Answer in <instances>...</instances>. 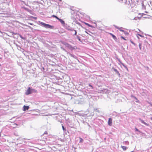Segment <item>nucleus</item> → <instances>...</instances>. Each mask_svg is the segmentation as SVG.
<instances>
[{
	"label": "nucleus",
	"mask_w": 152,
	"mask_h": 152,
	"mask_svg": "<svg viewBox=\"0 0 152 152\" xmlns=\"http://www.w3.org/2000/svg\"><path fill=\"white\" fill-rule=\"evenodd\" d=\"M1 66V64H0V66Z\"/></svg>",
	"instance_id": "nucleus-34"
},
{
	"label": "nucleus",
	"mask_w": 152,
	"mask_h": 152,
	"mask_svg": "<svg viewBox=\"0 0 152 152\" xmlns=\"http://www.w3.org/2000/svg\"><path fill=\"white\" fill-rule=\"evenodd\" d=\"M108 124L109 126H112V118H109V119L108 121Z\"/></svg>",
	"instance_id": "nucleus-3"
},
{
	"label": "nucleus",
	"mask_w": 152,
	"mask_h": 152,
	"mask_svg": "<svg viewBox=\"0 0 152 152\" xmlns=\"http://www.w3.org/2000/svg\"><path fill=\"white\" fill-rule=\"evenodd\" d=\"M52 16L54 18H56V19H57L58 20L59 19V18H58L57 16H56L54 15H53Z\"/></svg>",
	"instance_id": "nucleus-13"
},
{
	"label": "nucleus",
	"mask_w": 152,
	"mask_h": 152,
	"mask_svg": "<svg viewBox=\"0 0 152 152\" xmlns=\"http://www.w3.org/2000/svg\"><path fill=\"white\" fill-rule=\"evenodd\" d=\"M79 139H80V142H83V139L81 137H80Z\"/></svg>",
	"instance_id": "nucleus-14"
},
{
	"label": "nucleus",
	"mask_w": 152,
	"mask_h": 152,
	"mask_svg": "<svg viewBox=\"0 0 152 152\" xmlns=\"http://www.w3.org/2000/svg\"><path fill=\"white\" fill-rule=\"evenodd\" d=\"M74 30V29H69V28L68 29V30L70 31H73V30Z\"/></svg>",
	"instance_id": "nucleus-23"
},
{
	"label": "nucleus",
	"mask_w": 152,
	"mask_h": 152,
	"mask_svg": "<svg viewBox=\"0 0 152 152\" xmlns=\"http://www.w3.org/2000/svg\"><path fill=\"white\" fill-rule=\"evenodd\" d=\"M58 20L60 21V22L62 24H64L65 23L64 20H62V19H60Z\"/></svg>",
	"instance_id": "nucleus-9"
},
{
	"label": "nucleus",
	"mask_w": 152,
	"mask_h": 152,
	"mask_svg": "<svg viewBox=\"0 0 152 152\" xmlns=\"http://www.w3.org/2000/svg\"><path fill=\"white\" fill-rule=\"evenodd\" d=\"M121 38H122V39H123L124 40H126V39H125V38L123 36H121Z\"/></svg>",
	"instance_id": "nucleus-17"
},
{
	"label": "nucleus",
	"mask_w": 152,
	"mask_h": 152,
	"mask_svg": "<svg viewBox=\"0 0 152 152\" xmlns=\"http://www.w3.org/2000/svg\"><path fill=\"white\" fill-rule=\"evenodd\" d=\"M133 97L136 99H137V98L135 96H133Z\"/></svg>",
	"instance_id": "nucleus-30"
},
{
	"label": "nucleus",
	"mask_w": 152,
	"mask_h": 152,
	"mask_svg": "<svg viewBox=\"0 0 152 152\" xmlns=\"http://www.w3.org/2000/svg\"><path fill=\"white\" fill-rule=\"evenodd\" d=\"M151 119L152 120V117L151 118Z\"/></svg>",
	"instance_id": "nucleus-33"
},
{
	"label": "nucleus",
	"mask_w": 152,
	"mask_h": 152,
	"mask_svg": "<svg viewBox=\"0 0 152 152\" xmlns=\"http://www.w3.org/2000/svg\"><path fill=\"white\" fill-rule=\"evenodd\" d=\"M109 34H110L113 37V39H117L116 37L112 33H110Z\"/></svg>",
	"instance_id": "nucleus-7"
},
{
	"label": "nucleus",
	"mask_w": 152,
	"mask_h": 152,
	"mask_svg": "<svg viewBox=\"0 0 152 152\" xmlns=\"http://www.w3.org/2000/svg\"><path fill=\"white\" fill-rule=\"evenodd\" d=\"M28 24H29L30 25H32V24L31 23H28Z\"/></svg>",
	"instance_id": "nucleus-29"
},
{
	"label": "nucleus",
	"mask_w": 152,
	"mask_h": 152,
	"mask_svg": "<svg viewBox=\"0 0 152 152\" xmlns=\"http://www.w3.org/2000/svg\"><path fill=\"white\" fill-rule=\"evenodd\" d=\"M121 148H122L124 151H126L127 148V147L124 146H121Z\"/></svg>",
	"instance_id": "nucleus-8"
},
{
	"label": "nucleus",
	"mask_w": 152,
	"mask_h": 152,
	"mask_svg": "<svg viewBox=\"0 0 152 152\" xmlns=\"http://www.w3.org/2000/svg\"><path fill=\"white\" fill-rule=\"evenodd\" d=\"M25 9L27 11H28V12H30V11H31V10H29L27 9H26V8H25Z\"/></svg>",
	"instance_id": "nucleus-25"
},
{
	"label": "nucleus",
	"mask_w": 152,
	"mask_h": 152,
	"mask_svg": "<svg viewBox=\"0 0 152 152\" xmlns=\"http://www.w3.org/2000/svg\"><path fill=\"white\" fill-rule=\"evenodd\" d=\"M141 122L142 123L144 124L145 125H146V126H149V124H147L143 120H141Z\"/></svg>",
	"instance_id": "nucleus-10"
},
{
	"label": "nucleus",
	"mask_w": 152,
	"mask_h": 152,
	"mask_svg": "<svg viewBox=\"0 0 152 152\" xmlns=\"http://www.w3.org/2000/svg\"><path fill=\"white\" fill-rule=\"evenodd\" d=\"M40 24L43 26L44 27L47 28H51L53 27V26H52L49 24H46L45 23L42 22L40 23Z\"/></svg>",
	"instance_id": "nucleus-2"
},
{
	"label": "nucleus",
	"mask_w": 152,
	"mask_h": 152,
	"mask_svg": "<svg viewBox=\"0 0 152 152\" xmlns=\"http://www.w3.org/2000/svg\"><path fill=\"white\" fill-rule=\"evenodd\" d=\"M114 71L116 72V73H117L119 75H120V74L118 72V71L116 69H114Z\"/></svg>",
	"instance_id": "nucleus-11"
},
{
	"label": "nucleus",
	"mask_w": 152,
	"mask_h": 152,
	"mask_svg": "<svg viewBox=\"0 0 152 152\" xmlns=\"http://www.w3.org/2000/svg\"><path fill=\"white\" fill-rule=\"evenodd\" d=\"M48 134V133L47 131H45L43 134Z\"/></svg>",
	"instance_id": "nucleus-24"
},
{
	"label": "nucleus",
	"mask_w": 152,
	"mask_h": 152,
	"mask_svg": "<svg viewBox=\"0 0 152 152\" xmlns=\"http://www.w3.org/2000/svg\"><path fill=\"white\" fill-rule=\"evenodd\" d=\"M137 35H139V36H140V37H144L143 36L141 35L140 34H137Z\"/></svg>",
	"instance_id": "nucleus-27"
},
{
	"label": "nucleus",
	"mask_w": 152,
	"mask_h": 152,
	"mask_svg": "<svg viewBox=\"0 0 152 152\" xmlns=\"http://www.w3.org/2000/svg\"><path fill=\"white\" fill-rule=\"evenodd\" d=\"M77 38L79 41H81V39L80 38V37L78 36H77Z\"/></svg>",
	"instance_id": "nucleus-16"
},
{
	"label": "nucleus",
	"mask_w": 152,
	"mask_h": 152,
	"mask_svg": "<svg viewBox=\"0 0 152 152\" xmlns=\"http://www.w3.org/2000/svg\"><path fill=\"white\" fill-rule=\"evenodd\" d=\"M62 128L64 131H65L66 130L65 129L63 126H62Z\"/></svg>",
	"instance_id": "nucleus-21"
},
{
	"label": "nucleus",
	"mask_w": 152,
	"mask_h": 152,
	"mask_svg": "<svg viewBox=\"0 0 152 152\" xmlns=\"http://www.w3.org/2000/svg\"><path fill=\"white\" fill-rule=\"evenodd\" d=\"M85 24L87 25L88 26L90 27H91L92 26L91 25H90L88 23H85Z\"/></svg>",
	"instance_id": "nucleus-15"
},
{
	"label": "nucleus",
	"mask_w": 152,
	"mask_h": 152,
	"mask_svg": "<svg viewBox=\"0 0 152 152\" xmlns=\"http://www.w3.org/2000/svg\"><path fill=\"white\" fill-rule=\"evenodd\" d=\"M142 45V44L141 43H140L139 45V47L140 49V50H142V48H141Z\"/></svg>",
	"instance_id": "nucleus-12"
},
{
	"label": "nucleus",
	"mask_w": 152,
	"mask_h": 152,
	"mask_svg": "<svg viewBox=\"0 0 152 152\" xmlns=\"http://www.w3.org/2000/svg\"><path fill=\"white\" fill-rule=\"evenodd\" d=\"M85 32H86V33L87 34H88L89 35H90V34H89L88 33V32H87L86 31H85Z\"/></svg>",
	"instance_id": "nucleus-28"
},
{
	"label": "nucleus",
	"mask_w": 152,
	"mask_h": 152,
	"mask_svg": "<svg viewBox=\"0 0 152 152\" xmlns=\"http://www.w3.org/2000/svg\"><path fill=\"white\" fill-rule=\"evenodd\" d=\"M64 45L69 48H72V46L67 43H66L64 44Z\"/></svg>",
	"instance_id": "nucleus-6"
},
{
	"label": "nucleus",
	"mask_w": 152,
	"mask_h": 152,
	"mask_svg": "<svg viewBox=\"0 0 152 152\" xmlns=\"http://www.w3.org/2000/svg\"><path fill=\"white\" fill-rule=\"evenodd\" d=\"M89 86L91 87V88H92V89H93V88H94L93 87V86H92V85H91L90 84H89Z\"/></svg>",
	"instance_id": "nucleus-22"
},
{
	"label": "nucleus",
	"mask_w": 152,
	"mask_h": 152,
	"mask_svg": "<svg viewBox=\"0 0 152 152\" xmlns=\"http://www.w3.org/2000/svg\"><path fill=\"white\" fill-rule=\"evenodd\" d=\"M119 1L121 4H125L126 1V0H118Z\"/></svg>",
	"instance_id": "nucleus-5"
},
{
	"label": "nucleus",
	"mask_w": 152,
	"mask_h": 152,
	"mask_svg": "<svg viewBox=\"0 0 152 152\" xmlns=\"http://www.w3.org/2000/svg\"><path fill=\"white\" fill-rule=\"evenodd\" d=\"M73 31H75V32L74 35H76L77 33L76 31L75 30H73Z\"/></svg>",
	"instance_id": "nucleus-18"
},
{
	"label": "nucleus",
	"mask_w": 152,
	"mask_h": 152,
	"mask_svg": "<svg viewBox=\"0 0 152 152\" xmlns=\"http://www.w3.org/2000/svg\"><path fill=\"white\" fill-rule=\"evenodd\" d=\"M33 92L37 93V90L34 89H31L30 87H29L26 90L25 94H26L28 95L30 94Z\"/></svg>",
	"instance_id": "nucleus-1"
},
{
	"label": "nucleus",
	"mask_w": 152,
	"mask_h": 152,
	"mask_svg": "<svg viewBox=\"0 0 152 152\" xmlns=\"http://www.w3.org/2000/svg\"><path fill=\"white\" fill-rule=\"evenodd\" d=\"M0 59H1V58H0Z\"/></svg>",
	"instance_id": "nucleus-35"
},
{
	"label": "nucleus",
	"mask_w": 152,
	"mask_h": 152,
	"mask_svg": "<svg viewBox=\"0 0 152 152\" xmlns=\"http://www.w3.org/2000/svg\"><path fill=\"white\" fill-rule=\"evenodd\" d=\"M151 105L152 107V104H150Z\"/></svg>",
	"instance_id": "nucleus-32"
},
{
	"label": "nucleus",
	"mask_w": 152,
	"mask_h": 152,
	"mask_svg": "<svg viewBox=\"0 0 152 152\" xmlns=\"http://www.w3.org/2000/svg\"><path fill=\"white\" fill-rule=\"evenodd\" d=\"M135 130L136 131L140 132L139 130L136 128H135Z\"/></svg>",
	"instance_id": "nucleus-20"
},
{
	"label": "nucleus",
	"mask_w": 152,
	"mask_h": 152,
	"mask_svg": "<svg viewBox=\"0 0 152 152\" xmlns=\"http://www.w3.org/2000/svg\"><path fill=\"white\" fill-rule=\"evenodd\" d=\"M126 142V143H127L128 144L129 143V142L127 141L126 142Z\"/></svg>",
	"instance_id": "nucleus-31"
},
{
	"label": "nucleus",
	"mask_w": 152,
	"mask_h": 152,
	"mask_svg": "<svg viewBox=\"0 0 152 152\" xmlns=\"http://www.w3.org/2000/svg\"><path fill=\"white\" fill-rule=\"evenodd\" d=\"M130 41L131 42L132 44H133L134 45H135V43H134L133 41H131V40H130Z\"/></svg>",
	"instance_id": "nucleus-19"
},
{
	"label": "nucleus",
	"mask_w": 152,
	"mask_h": 152,
	"mask_svg": "<svg viewBox=\"0 0 152 152\" xmlns=\"http://www.w3.org/2000/svg\"><path fill=\"white\" fill-rule=\"evenodd\" d=\"M116 28H117L118 29H119V30H120L121 31H124V30H121V29H120V28H118V27H116Z\"/></svg>",
	"instance_id": "nucleus-26"
},
{
	"label": "nucleus",
	"mask_w": 152,
	"mask_h": 152,
	"mask_svg": "<svg viewBox=\"0 0 152 152\" xmlns=\"http://www.w3.org/2000/svg\"><path fill=\"white\" fill-rule=\"evenodd\" d=\"M29 107L28 106L24 105L23 107V111H25L26 110H28L29 109Z\"/></svg>",
	"instance_id": "nucleus-4"
}]
</instances>
